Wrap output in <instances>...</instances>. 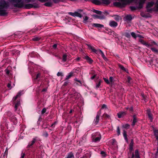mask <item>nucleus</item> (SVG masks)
<instances>
[{
    "mask_svg": "<svg viewBox=\"0 0 158 158\" xmlns=\"http://www.w3.org/2000/svg\"><path fill=\"white\" fill-rule=\"evenodd\" d=\"M9 4L8 2L5 0H0V16H6L8 14L6 10L9 8Z\"/></svg>",
    "mask_w": 158,
    "mask_h": 158,
    "instance_id": "1",
    "label": "nucleus"
},
{
    "mask_svg": "<svg viewBox=\"0 0 158 158\" xmlns=\"http://www.w3.org/2000/svg\"><path fill=\"white\" fill-rule=\"evenodd\" d=\"M10 1L15 7L21 8L24 6V0H10Z\"/></svg>",
    "mask_w": 158,
    "mask_h": 158,
    "instance_id": "2",
    "label": "nucleus"
},
{
    "mask_svg": "<svg viewBox=\"0 0 158 158\" xmlns=\"http://www.w3.org/2000/svg\"><path fill=\"white\" fill-rule=\"evenodd\" d=\"M22 91H20L13 98V101L14 103L15 104V110H16L17 109L18 107L20 104V102L19 100H17V101L16 100L21 95Z\"/></svg>",
    "mask_w": 158,
    "mask_h": 158,
    "instance_id": "3",
    "label": "nucleus"
},
{
    "mask_svg": "<svg viewBox=\"0 0 158 158\" xmlns=\"http://www.w3.org/2000/svg\"><path fill=\"white\" fill-rule=\"evenodd\" d=\"M121 2L122 3L119 2H114L113 5L114 6L119 7H124L127 5L126 3L123 2Z\"/></svg>",
    "mask_w": 158,
    "mask_h": 158,
    "instance_id": "4",
    "label": "nucleus"
},
{
    "mask_svg": "<svg viewBox=\"0 0 158 158\" xmlns=\"http://www.w3.org/2000/svg\"><path fill=\"white\" fill-rule=\"evenodd\" d=\"M105 30L106 31H104V32L107 33L108 34L112 35L113 36H117V34L114 31L111 30V29H109L108 28H105Z\"/></svg>",
    "mask_w": 158,
    "mask_h": 158,
    "instance_id": "5",
    "label": "nucleus"
},
{
    "mask_svg": "<svg viewBox=\"0 0 158 158\" xmlns=\"http://www.w3.org/2000/svg\"><path fill=\"white\" fill-rule=\"evenodd\" d=\"M37 137H35L33 138L31 142H29L28 143V145L27 146V148H32L33 145L37 140Z\"/></svg>",
    "mask_w": 158,
    "mask_h": 158,
    "instance_id": "6",
    "label": "nucleus"
},
{
    "mask_svg": "<svg viewBox=\"0 0 158 158\" xmlns=\"http://www.w3.org/2000/svg\"><path fill=\"white\" fill-rule=\"evenodd\" d=\"M131 158H140L139 153L138 149L135 150V154L134 152L132 153Z\"/></svg>",
    "mask_w": 158,
    "mask_h": 158,
    "instance_id": "7",
    "label": "nucleus"
},
{
    "mask_svg": "<svg viewBox=\"0 0 158 158\" xmlns=\"http://www.w3.org/2000/svg\"><path fill=\"white\" fill-rule=\"evenodd\" d=\"M147 114H148V118L152 122L153 119L152 115L151 113V110L150 109H148L146 110Z\"/></svg>",
    "mask_w": 158,
    "mask_h": 158,
    "instance_id": "8",
    "label": "nucleus"
},
{
    "mask_svg": "<svg viewBox=\"0 0 158 158\" xmlns=\"http://www.w3.org/2000/svg\"><path fill=\"white\" fill-rule=\"evenodd\" d=\"M127 114L126 111H120L117 113V115L118 118H121L123 117L125 115Z\"/></svg>",
    "mask_w": 158,
    "mask_h": 158,
    "instance_id": "9",
    "label": "nucleus"
},
{
    "mask_svg": "<svg viewBox=\"0 0 158 158\" xmlns=\"http://www.w3.org/2000/svg\"><path fill=\"white\" fill-rule=\"evenodd\" d=\"M110 118V117L109 115L107 114L106 113H105L101 117V120H102V121H103L104 120L109 119Z\"/></svg>",
    "mask_w": 158,
    "mask_h": 158,
    "instance_id": "10",
    "label": "nucleus"
},
{
    "mask_svg": "<svg viewBox=\"0 0 158 158\" xmlns=\"http://www.w3.org/2000/svg\"><path fill=\"white\" fill-rule=\"evenodd\" d=\"M69 94L72 95L73 96H78V95H79V94H78L77 92H76L75 91V90L74 89H72L71 91L69 92Z\"/></svg>",
    "mask_w": 158,
    "mask_h": 158,
    "instance_id": "11",
    "label": "nucleus"
},
{
    "mask_svg": "<svg viewBox=\"0 0 158 158\" xmlns=\"http://www.w3.org/2000/svg\"><path fill=\"white\" fill-rule=\"evenodd\" d=\"M109 24L110 27L115 28L117 26L118 24L116 22L113 21H110Z\"/></svg>",
    "mask_w": 158,
    "mask_h": 158,
    "instance_id": "12",
    "label": "nucleus"
},
{
    "mask_svg": "<svg viewBox=\"0 0 158 158\" xmlns=\"http://www.w3.org/2000/svg\"><path fill=\"white\" fill-rule=\"evenodd\" d=\"M98 114L96 117V118L94 119V121L93 122V124L94 126H95L97 125L99 122V115H98Z\"/></svg>",
    "mask_w": 158,
    "mask_h": 158,
    "instance_id": "13",
    "label": "nucleus"
},
{
    "mask_svg": "<svg viewBox=\"0 0 158 158\" xmlns=\"http://www.w3.org/2000/svg\"><path fill=\"white\" fill-rule=\"evenodd\" d=\"M87 45L88 46V48L89 50H91L92 52L94 53H96L97 52V50L95 49L93 46H92L90 44H87Z\"/></svg>",
    "mask_w": 158,
    "mask_h": 158,
    "instance_id": "14",
    "label": "nucleus"
},
{
    "mask_svg": "<svg viewBox=\"0 0 158 158\" xmlns=\"http://www.w3.org/2000/svg\"><path fill=\"white\" fill-rule=\"evenodd\" d=\"M134 144V140L133 139L131 140V142L129 145V150L131 152L133 149V146Z\"/></svg>",
    "mask_w": 158,
    "mask_h": 158,
    "instance_id": "15",
    "label": "nucleus"
},
{
    "mask_svg": "<svg viewBox=\"0 0 158 158\" xmlns=\"http://www.w3.org/2000/svg\"><path fill=\"white\" fill-rule=\"evenodd\" d=\"M133 120L131 125L132 127H134L135 124V123L137 122L138 120L137 119L136 115L134 114L133 116Z\"/></svg>",
    "mask_w": 158,
    "mask_h": 158,
    "instance_id": "16",
    "label": "nucleus"
},
{
    "mask_svg": "<svg viewBox=\"0 0 158 158\" xmlns=\"http://www.w3.org/2000/svg\"><path fill=\"white\" fill-rule=\"evenodd\" d=\"M74 81L76 82L75 83L77 85L79 86H82V82L78 80L77 78H75L74 79Z\"/></svg>",
    "mask_w": 158,
    "mask_h": 158,
    "instance_id": "17",
    "label": "nucleus"
},
{
    "mask_svg": "<svg viewBox=\"0 0 158 158\" xmlns=\"http://www.w3.org/2000/svg\"><path fill=\"white\" fill-rule=\"evenodd\" d=\"M99 151L100 152V154L102 158L106 157L107 156L106 152L104 151H101L100 148H99Z\"/></svg>",
    "mask_w": 158,
    "mask_h": 158,
    "instance_id": "18",
    "label": "nucleus"
},
{
    "mask_svg": "<svg viewBox=\"0 0 158 158\" xmlns=\"http://www.w3.org/2000/svg\"><path fill=\"white\" fill-rule=\"evenodd\" d=\"M84 59H85L89 64H92L93 62V60L91 58L88 56H86L84 57Z\"/></svg>",
    "mask_w": 158,
    "mask_h": 158,
    "instance_id": "19",
    "label": "nucleus"
},
{
    "mask_svg": "<svg viewBox=\"0 0 158 158\" xmlns=\"http://www.w3.org/2000/svg\"><path fill=\"white\" fill-rule=\"evenodd\" d=\"M147 47L150 48V47L153 46L154 45H157V44L154 41H152L150 43H148Z\"/></svg>",
    "mask_w": 158,
    "mask_h": 158,
    "instance_id": "20",
    "label": "nucleus"
},
{
    "mask_svg": "<svg viewBox=\"0 0 158 158\" xmlns=\"http://www.w3.org/2000/svg\"><path fill=\"white\" fill-rule=\"evenodd\" d=\"M99 54H100L103 59L106 61L108 60L106 58L105 56L104 55V53L101 50L99 49Z\"/></svg>",
    "mask_w": 158,
    "mask_h": 158,
    "instance_id": "21",
    "label": "nucleus"
},
{
    "mask_svg": "<svg viewBox=\"0 0 158 158\" xmlns=\"http://www.w3.org/2000/svg\"><path fill=\"white\" fill-rule=\"evenodd\" d=\"M145 0H140V2L138 6L137 7L139 9H141L143 7V3H144Z\"/></svg>",
    "mask_w": 158,
    "mask_h": 158,
    "instance_id": "22",
    "label": "nucleus"
},
{
    "mask_svg": "<svg viewBox=\"0 0 158 158\" xmlns=\"http://www.w3.org/2000/svg\"><path fill=\"white\" fill-rule=\"evenodd\" d=\"M118 67L123 71L127 73H128V70L126 69L123 65L120 64H118Z\"/></svg>",
    "mask_w": 158,
    "mask_h": 158,
    "instance_id": "23",
    "label": "nucleus"
},
{
    "mask_svg": "<svg viewBox=\"0 0 158 158\" xmlns=\"http://www.w3.org/2000/svg\"><path fill=\"white\" fill-rule=\"evenodd\" d=\"M123 136L124 139L126 140V142L128 143V139L127 137V132L125 130L123 131Z\"/></svg>",
    "mask_w": 158,
    "mask_h": 158,
    "instance_id": "24",
    "label": "nucleus"
},
{
    "mask_svg": "<svg viewBox=\"0 0 158 158\" xmlns=\"http://www.w3.org/2000/svg\"><path fill=\"white\" fill-rule=\"evenodd\" d=\"M141 95L142 98V99L144 100L145 102H147L148 101V99L147 98V96L143 93L141 94Z\"/></svg>",
    "mask_w": 158,
    "mask_h": 158,
    "instance_id": "25",
    "label": "nucleus"
},
{
    "mask_svg": "<svg viewBox=\"0 0 158 158\" xmlns=\"http://www.w3.org/2000/svg\"><path fill=\"white\" fill-rule=\"evenodd\" d=\"M156 139V141H157V151L156 152L155 154V157L156 158H158V136H157L156 137H155Z\"/></svg>",
    "mask_w": 158,
    "mask_h": 158,
    "instance_id": "26",
    "label": "nucleus"
},
{
    "mask_svg": "<svg viewBox=\"0 0 158 158\" xmlns=\"http://www.w3.org/2000/svg\"><path fill=\"white\" fill-rule=\"evenodd\" d=\"M154 4V2L152 1L148 2L146 6V8H150L152 7Z\"/></svg>",
    "mask_w": 158,
    "mask_h": 158,
    "instance_id": "27",
    "label": "nucleus"
},
{
    "mask_svg": "<svg viewBox=\"0 0 158 158\" xmlns=\"http://www.w3.org/2000/svg\"><path fill=\"white\" fill-rule=\"evenodd\" d=\"M108 110L107 106L105 104H103L101 106V110H104V111Z\"/></svg>",
    "mask_w": 158,
    "mask_h": 158,
    "instance_id": "28",
    "label": "nucleus"
},
{
    "mask_svg": "<svg viewBox=\"0 0 158 158\" xmlns=\"http://www.w3.org/2000/svg\"><path fill=\"white\" fill-rule=\"evenodd\" d=\"M10 119L11 121L13 122L14 123V124H15L17 122V119L15 117L14 115L12 116L11 117Z\"/></svg>",
    "mask_w": 158,
    "mask_h": 158,
    "instance_id": "29",
    "label": "nucleus"
},
{
    "mask_svg": "<svg viewBox=\"0 0 158 158\" xmlns=\"http://www.w3.org/2000/svg\"><path fill=\"white\" fill-rule=\"evenodd\" d=\"M65 158H74V156L73 153L70 152L68 153L67 157Z\"/></svg>",
    "mask_w": 158,
    "mask_h": 158,
    "instance_id": "30",
    "label": "nucleus"
},
{
    "mask_svg": "<svg viewBox=\"0 0 158 158\" xmlns=\"http://www.w3.org/2000/svg\"><path fill=\"white\" fill-rule=\"evenodd\" d=\"M139 41L143 45H144L145 46H146L147 47V45H148V43L145 42L143 40H142V39H139Z\"/></svg>",
    "mask_w": 158,
    "mask_h": 158,
    "instance_id": "31",
    "label": "nucleus"
},
{
    "mask_svg": "<svg viewBox=\"0 0 158 158\" xmlns=\"http://www.w3.org/2000/svg\"><path fill=\"white\" fill-rule=\"evenodd\" d=\"M73 73L72 72H71L69 73V75L66 76L65 80H67L69 79L73 75Z\"/></svg>",
    "mask_w": 158,
    "mask_h": 158,
    "instance_id": "32",
    "label": "nucleus"
},
{
    "mask_svg": "<svg viewBox=\"0 0 158 158\" xmlns=\"http://www.w3.org/2000/svg\"><path fill=\"white\" fill-rule=\"evenodd\" d=\"M10 67H8L5 70V71L6 73V74L9 75V74L10 73Z\"/></svg>",
    "mask_w": 158,
    "mask_h": 158,
    "instance_id": "33",
    "label": "nucleus"
},
{
    "mask_svg": "<svg viewBox=\"0 0 158 158\" xmlns=\"http://www.w3.org/2000/svg\"><path fill=\"white\" fill-rule=\"evenodd\" d=\"M125 18H126V20H128V21H131L132 19V16L131 15H127L126 16Z\"/></svg>",
    "mask_w": 158,
    "mask_h": 158,
    "instance_id": "34",
    "label": "nucleus"
},
{
    "mask_svg": "<svg viewBox=\"0 0 158 158\" xmlns=\"http://www.w3.org/2000/svg\"><path fill=\"white\" fill-rule=\"evenodd\" d=\"M154 135L155 137L158 136V130L155 129L154 128L153 130Z\"/></svg>",
    "mask_w": 158,
    "mask_h": 158,
    "instance_id": "35",
    "label": "nucleus"
},
{
    "mask_svg": "<svg viewBox=\"0 0 158 158\" xmlns=\"http://www.w3.org/2000/svg\"><path fill=\"white\" fill-rule=\"evenodd\" d=\"M33 7V5L31 4H26L25 6V8L26 9H30Z\"/></svg>",
    "mask_w": 158,
    "mask_h": 158,
    "instance_id": "36",
    "label": "nucleus"
},
{
    "mask_svg": "<svg viewBox=\"0 0 158 158\" xmlns=\"http://www.w3.org/2000/svg\"><path fill=\"white\" fill-rule=\"evenodd\" d=\"M151 50L154 53L158 54V50L154 48H151Z\"/></svg>",
    "mask_w": 158,
    "mask_h": 158,
    "instance_id": "37",
    "label": "nucleus"
},
{
    "mask_svg": "<svg viewBox=\"0 0 158 158\" xmlns=\"http://www.w3.org/2000/svg\"><path fill=\"white\" fill-rule=\"evenodd\" d=\"M52 5V3L51 2H46L44 3V5L50 7Z\"/></svg>",
    "mask_w": 158,
    "mask_h": 158,
    "instance_id": "38",
    "label": "nucleus"
},
{
    "mask_svg": "<svg viewBox=\"0 0 158 158\" xmlns=\"http://www.w3.org/2000/svg\"><path fill=\"white\" fill-rule=\"evenodd\" d=\"M67 55L66 54H64L62 56V60L63 61L65 62L67 60Z\"/></svg>",
    "mask_w": 158,
    "mask_h": 158,
    "instance_id": "39",
    "label": "nucleus"
},
{
    "mask_svg": "<svg viewBox=\"0 0 158 158\" xmlns=\"http://www.w3.org/2000/svg\"><path fill=\"white\" fill-rule=\"evenodd\" d=\"M103 3L106 5H108L110 3V0H102Z\"/></svg>",
    "mask_w": 158,
    "mask_h": 158,
    "instance_id": "40",
    "label": "nucleus"
},
{
    "mask_svg": "<svg viewBox=\"0 0 158 158\" xmlns=\"http://www.w3.org/2000/svg\"><path fill=\"white\" fill-rule=\"evenodd\" d=\"M110 143L112 145H115L117 143V142L116 140L114 139H112V140H110Z\"/></svg>",
    "mask_w": 158,
    "mask_h": 158,
    "instance_id": "41",
    "label": "nucleus"
},
{
    "mask_svg": "<svg viewBox=\"0 0 158 158\" xmlns=\"http://www.w3.org/2000/svg\"><path fill=\"white\" fill-rule=\"evenodd\" d=\"M127 110H128L131 112H133V108L132 106L128 107L126 108Z\"/></svg>",
    "mask_w": 158,
    "mask_h": 158,
    "instance_id": "42",
    "label": "nucleus"
},
{
    "mask_svg": "<svg viewBox=\"0 0 158 158\" xmlns=\"http://www.w3.org/2000/svg\"><path fill=\"white\" fill-rule=\"evenodd\" d=\"M102 12L99 11V19H103L105 18V16L104 15H102Z\"/></svg>",
    "mask_w": 158,
    "mask_h": 158,
    "instance_id": "43",
    "label": "nucleus"
},
{
    "mask_svg": "<svg viewBox=\"0 0 158 158\" xmlns=\"http://www.w3.org/2000/svg\"><path fill=\"white\" fill-rule=\"evenodd\" d=\"M75 16L81 18L82 17V15L81 14L77 12H75Z\"/></svg>",
    "mask_w": 158,
    "mask_h": 158,
    "instance_id": "44",
    "label": "nucleus"
},
{
    "mask_svg": "<svg viewBox=\"0 0 158 158\" xmlns=\"http://www.w3.org/2000/svg\"><path fill=\"white\" fill-rule=\"evenodd\" d=\"M120 1L121 2H124L125 3H126L127 4V5L128 3H130V2H132V1H131L130 0H120Z\"/></svg>",
    "mask_w": 158,
    "mask_h": 158,
    "instance_id": "45",
    "label": "nucleus"
},
{
    "mask_svg": "<svg viewBox=\"0 0 158 158\" xmlns=\"http://www.w3.org/2000/svg\"><path fill=\"white\" fill-rule=\"evenodd\" d=\"M131 35L135 39H136L137 37V35L134 32H131Z\"/></svg>",
    "mask_w": 158,
    "mask_h": 158,
    "instance_id": "46",
    "label": "nucleus"
},
{
    "mask_svg": "<svg viewBox=\"0 0 158 158\" xmlns=\"http://www.w3.org/2000/svg\"><path fill=\"white\" fill-rule=\"evenodd\" d=\"M40 76H41V73H38L37 74V75L36 76V77L35 78V80L38 79L39 78H40Z\"/></svg>",
    "mask_w": 158,
    "mask_h": 158,
    "instance_id": "47",
    "label": "nucleus"
},
{
    "mask_svg": "<svg viewBox=\"0 0 158 158\" xmlns=\"http://www.w3.org/2000/svg\"><path fill=\"white\" fill-rule=\"evenodd\" d=\"M131 79H132L130 77L128 76L126 81L128 83L130 84V81Z\"/></svg>",
    "mask_w": 158,
    "mask_h": 158,
    "instance_id": "48",
    "label": "nucleus"
},
{
    "mask_svg": "<svg viewBox=\"0 0 158 158\" xmlns=\"http://www.w3.org/2000/svg\"><path fill=\"white\" fill-rule=\"evenodd\" d=\"M130 125L128 124H126L124 125L123 127L126 129L129 128L130 127Z\"/></svg>",
    "mask_w": 158,
    "mask_h": 158,
    "instance_id": "49",
    "label": "nucleus"
},
{
    "mask_svg": "<svg viewBox=\"0 0 158 158\" xmlns=\"http://www.w3.org/2000/svg\"><path fill=\"white\" fill-rule=\"evenodd\" d=\"M40 38L38 37H35L32 39V40L34 41H38L40 40Z\"/></svg>",
    "mask_w": 158,
    "mask_h": 158,
    "instance_id": "50",
    "label": "nucleus"
},
{
    "mask_svg": "<svg viewBox=\"0 0 158 158\" xmlns=\"http://www.w3.org/2000/svg\"><path fill=\"white\" fill-rule=\"evenodd\" d=\"M99 140V137H97L95 138H93V141L96 142Z\"/></svg>",
    "mask_w": 158,
    "mask_h": 158,
    "instance_id": "51",
    "label": "nucleus"
},
{
    "mask_svg": "<svg viewBox=\"0 0 158 158\" xmlns=\"http://www.w3.org/2000/svg\"><path fill=\"white\" fill-rule=\"evenodd\" d=\"M130 8L132 11H134L135 10H136L137 9V8L135 7V6H130Z\"/></svg>",
    "mask_w": 158,
    "mask_h": 158,
    "instance_id": "52",
    "label": "nucleus"
},
{
    "mask_svg": "<svg viewBox=\"0 0 158 158\" xmlns=\"http://www.w3.org/2000/svg\"><path fill=\"white\" fill-rule=\"evenodd\" d=\"M93 2L97 5H99V0H93Z\"/></svg>",
    "mask_w": 158,
    "mask_h": 158,
    "instance_id": "53",
    "label": "nucleus"
},
{
    "mask_svg": "<svg viewBox=\"0 0 158 158\" xmlns=\"http://www.w3.org/2000/svg\"><path fill=\"white\" fill-rule=\"evenodd\" d=\"M117 132L118 135H119L120 134V128L119 127H117Z\"/></svg>",
    "mask_w": 158,
    "mask_h": 158,
    "instance_id": "54",
    "label": "nucleus"
},
{
    "mask_svg": "<svg viewBox=\"0 0 158 158\" xmlns=\"http://www.w3.org/2000/svg\"><path fill=\"white\" fill-rule=\"evenodd\" d=\"M88 155L85 154L83 156L80 157V158H89L90 156H88Z\"/></svg>",
    "mask_w": 158,
    "mask_h": 158,
    "instance_id": "55",
    "label": "nucleus"
},
{
    "mask_svg": "<svg viewBox=\"0 0 158 158\" xmlns=\"http://www.w3.org/2000/svg\"><path fill=\"white\" fill-rule=\"evenodd\" d=\"M81 58L79 57H78L77 58L74 59L73 60V61L74 62H77L79 61L80 60Z\"/></svg>",
    "mask_w": 158,
    "mask_h": 158,
    "instance_id": "56",
    "label": "nucleus"
},
{
    "mask_svg": "<svg viewBox=\"0 0 158 158\" xmlns=\"http://www.w3.org/2000/svg\"><path fill=\"white\" fill-rule=\"evenodd\" d=\"M103 79L105 81L107 84H110V81L108 80L106 78H103Z\"/></svg>",
    "mask_w": 158,
    "mask_h": 158,
    "instance_id": "57",
    "label": "nucleus"
},
{
    "mask_svg": "<svg viewBox=\"0 0 158 158\" xmlns=\"http://www.w3.org/2000/svg\"><path fill=\"white\" fill-rule=\"evenodd\" d=\"M92 11L94 13L99 14V10H96L94 9H92Z\"/></svg>",
    "mask_w": 158,
    "mask_h": 158,
    "instance_id": "58",
    "label": "nucleus"
},
{
    "mask_svg": "<svg viewBox=\"0 0 158 158\" xmlns=\"http://www.w3.org/2000/svg\"><path fill=\"white\" fill-rule=\"evenodd\" d=\"M120 17L118 16H117L114 18V19L115 20H116V21H119L120 20Z\"/></svg>",
    "mask_w": 158,
    "mask_h": 158,
    "instance_id": "59",
    "label": "nucleus"
},
{
    "mask_svg": "<svg viewBox=\"0 0 158 158\" xmlns=\"http://www.w3.org/2000/svg\"><path fill=\"white\" fill-rule=\"evenodd\" d=\"M4 125L6 127L7 129H8V124L6 123H2L1 126H4Z\"/></svg>",
    "mask_w": 158,
    "mask_h": 158,
    "instance_id": "60",
    "label": "nucleus"
},
{
    "mask_svg": "<svg viewBox=\"0 0 158 158\" xmlns=\"http://www.w3.org/2000/svg\"><path fill=\"white\" fill-rule=\"evenodd\" d=\"M46 111V109L45 108H44L41 111V114H44Z\"/></svg>",
    "mask_w": 158,
    "mask_h": 158,
    "instance_id": "61",
    "label": "nucleus"
},
{
    "mask_svg": "<svg viewBox=\"0 0 158 158\" xmlns=\"http://www.w3.org/2000/svg\"><path fill=\"white\" fill-rule=\"evenodd\" d=\"M92 25L93 27H99V24L98 23H93Z\"/></svg>",
    "mask_w": 158,
    "mask_h": 158,
    "instance_id": "62",
    "label": "nucleus"
},
{
    "mask_svg": "<svg viewBox=\"0 0 158 158\" xmlns=\"http://www.w3.org/2000/svg\"><path fill=\"white\" fill-rule=\"evenodd\" d=\"M125 36L127 38H129L130 37V35L129 33L126 32L125 33Z\"/></svg>",
    "mask_w": 158,
    "mask_h": 158,
    "instance_id": "63",
    "label": "nucleus"
},
{
    "mask_svg": "<svg viewBox=\"0 0 158 158\" xmlns=\"http://www.w3.org/2000/svg\"><path fill=\"white\" fill-rule=\"evenodd\" d=\"M57 75L58 76H63V73H62L58 72L57 73Z\"/></svg>",
    "mask_w": 158,
    "mask_h": 158,
    "instance_id": "64",
    "label": "nucleus"
}]
</instances>
